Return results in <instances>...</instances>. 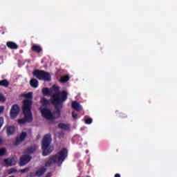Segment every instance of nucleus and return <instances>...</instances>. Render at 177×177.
Here are the masks:
<instances>
[{
  "mask_svg": "<svg viewBox=\"0 0 177 177\" xmlns=\"http://www.w3.org/2000/svg\"><path fill=\"white\" fill-rule=\"evenodd\" d=\"M85 122H86V124H92V118H87V119L85 120Z\"/></svg>",
  "mask_w": 177,
  "mask_h": 177,
  "instance_id": "29",
  "label": "nucleus"
},
{
  "mask_svg": "<svg viewBox=\"0 0 177 177\" xmlns=\"http://www.w3.org/2000/svg\"><path fill=\"white\" fill-rule=\"evenodd\" d=\"M36 176L41 177L46 172V169L45 167H41L40 169L37 170Z\"/></svg>",
  "mask_w": 177,
  "mask_h": 177,
  "instance_id": "13",
  "label": "nucleus"
},
{
  "mask_svg": "<svg viewBox=\"0 0 177 177\" xmlns=\"http://www.w3.org/2000/svg\"><path fill=\"white\" fill-rule=\"evenodd\" d=\"M4 162L6 164V165H7V167H12L13 165H15V163H13V158H6L4 159Z\"/></svg>",
  "mask_w": 177,
  "mask_h": 177,
  "instance_id": "14",
  "label": "nucleus"
},
{
  "mask_svg": "<svg viewBox=\"0 0 177 177\" xmlns=\"http://www.w3.org/2000/svg\"><path fill=\"white\" fill-rule=\"evenodd\" d=\"M51 142L52 139L50 138V135L46 134L41 143V149L43 150L42 155L44 157H46V156H49V154L53 151V147H50Z\"/></svg>",
  "mask_w": 177,
  "mask_h": 177,
  "instance_id": "4",
  "label": "nucleus"
},
{
  "mask_svg": "<svg viewBox=\"0 0 177 177\" xmlns=\"http://www.w3.org/2000/svg\"><path fill=\"white\" fill-rule=\"evenodd\" d=\"M115 177H121V175L120 174H115Z\"/></svg>",
  "mask_w": 177,
  "mask_h": 177,
  "instance_id": "35",
  "label": "nucleus"
},
{
  "mask_svg": "<svg viewBox=\"0 0 177 177\" xmlns=\"http://www.w3.org/2000/svg\"><path fill=\"white\" fill-rule=\"evenodd\" d=\"M17 172V169H15V168H11L8 170V174H15Z\"/></svg>",
  "mask_w": 177,
  "mask_h": 177,
  "instance_id": "25",
  "label": "nucleus"
},
{
  "mask_svg": "<svg viewBox=\"0 0 177 177\" xmlns=\"http://www.w3.org/2000/svg\"><path fill=\"white\" fill-rule=\"evenodd\" d=\"M46 177H52V173L48 172L46 175Z\"/></svg>",
  "mask_w": 177,
  "mask_h": 177,
  "instance_id": "34",
  "label": "nucleus"
},
{
  "mask_svg": "<svg viewBox=\"0 0 177 177\" xmlns=\"http://www.w3.org/2000/svg\"><path fill=\"white\" fill-rule=\"evenodd\" d=\"M72 117L73 118H74L75 120H77L78 118V114L75 113V111L72 112Z\"/></svg>",
  "mask_w": 177,
  "mask_h": 177,
  "instance_id": "28",
  "label": "nucleus"
},
{
  "mask_svg": "<svg viewBox=\"0 0 177 177\" xmlns=\"http://www.w3.org/2000/svg\"><path fill=\"white\" fill-rule=\"evenodd\" d=\"M9 177H15V176H9Z\"/></svg>",
  "mask_w": 177,
  "mask_h": 177,
  "instance_id": "37",
  "label": "nucleus"
},
{
  "mask_svg": "<svg viewBox=\"0 0 177 177\" xmlns=\"http://www.w3.org/2000/svg\"><path fill=\"white\" fill-rule=\"evenodd\" d=\"M42 93L44 96H50V91L48 88H44L42 89Z\"/></svg>",
  "mask_w": 177,
  "mask_h": 177,
  "instance_id": "21",
  "label": "nucleus"
},
{
  "mask_svg": "<svg viewBox=\"0 0 177 177\" xmlns=\"http://www.w3.org/2000/svg\"><path fill=\"white\" fill-rule=\"evenodd\" d=\"M38 80L37 79H31L30 81V85L32 86V88H37L38 87Z\"/></svg>",
  "mask_w": 177,
  "mask_h": 177,
  "instance_id": "17",
  "label": "nucleus"
},
{
  "mask_svg": "<svg viewBox=\"0 0 177 177\" xmlns=\"http://www.w3.org/2000/svg\"><path fill=\"white\" fill-rule=\"evenodd\" d=\"M0 102H2L3 103L4 102H6V97L3 96V94L0 92Z\"/></svg>",
  "mask_w": 177,
  "mask_h": 177,
  "instance_id": "24",
  "label": "nucleus"
},
{
  "mask_svg": "<svg viewBox=\"0 0 177 177\" xmlns=\"http://www.w3.org/2000/svg\"><path fill=\"white\" fill-rule=\"evenodd\" d=\"M33 77L37 78V80L45 81L46 82H49L52 80V77L50 76V73L45 71L36 69L32 72Z\"/></svg>",
  "mask_w": 177,
  "mask_h": 177,
  "instance_id": "5",
  "label": "nucleus"
},
{
  "mask_svg": "<svg viewBox=\"0 0 177 177\" xmlns=\"http://www.w3.org/2000/svg\"><path fill=\"white\" fill-rule=\"evenodd\" d=\"M59 156L57 155L51 156L50 158L45 162L46 167H49L52 164H62L67 156H68V151L66 148H63L59 153Z\"/></svg>",
  "mask_w": 177,
  "mask_h": 177,
  "instance_id": "3",
  "label": "nucleus"
},
{
  "mask_svg": "<svg viewBox=\"0 0 177 177\" xmlns=\"http://www.w3.org/2000/svg\"><path fill=\"white\" fill-rule=\"evenodd\" d=\"M6 132L8 136H12V135H14L15 132H16V128L15 126H8L6 127Z\"/></svg>",
  "mask_w": 177,
  "mask_h": 177,
  "instance_id": "11",
  "label": "nucleus"
},
{
  "mask_svg": "<svg viewBox=\"0 0 177 177\" xmlns=\"http://www.w3.org/2000/svg\"><path fill=\"white\" fill-rule=\"evenodd\" d=\"M3 125V118L0 117V129L2 128Z\"/></svg>",
  "mask_w": 177,
  "mask_h": 177,
  "instance_id": "30",
  "label": "nucleus"
},
{
  "mask_svg": "<svg viewBox=\"0 0 177 177\" xmlns=\"http://www.w3.org/2000/svg\"><path fill=\"white\" fill-rule=\"evenodd\" d=\"M119 117H120V118H127V115L125 113H120Z\"/></svg>",
  "mask_w": 177,
  "mask_h": 177,
  "instance_id": "32",
  "label": "nucleus"
},
{
  "mask_svg": "<svg viewBox=\"0 0 177 177\" xmlns=\"http://www.w3.org/2000/svg\"><path fill=\"white\" fill-rule=\"evenodd\" d=\"M31 156L30 155H23L19 159V167H24L31 161Z\"/></svg>",
  "mask_w": 177,
  "mask_h": 177,
  "instance_id": "8",
  "label": "nucleus"
},
{
  "mask_svg": "<svg viewBox=\"0 0 177 177\" xmlns=\"http://www.w3.org/2000/svg\"><path fill=\"white\" fill-rule=\"evenodd\" d=\"M42 117L46 118V120H49V121H52V120H56V115L55 116L52 114V111H50L48 108H39Z\"/></svg>",
  "mask_w": 177,
  "mask_h": 177,
  "instance_id": "6",
  "label": "nucleus"
},
{
  "mask_svg": "<svg viewBox=\"0 0 177 177\" xmlns=\"http://www.w3.org/2000/svg\"><path fill=\"white\" fill-rule=\"evenodd\" d=\"M35 150H37V148L35 147V146L28 147L24 150V154H26V155L32 154V153H34Z\"/></svg>",
  "mask_w": 177,
  "mask_h": 177,
  "instance_id": "10",
  "label": "nucleus"
},
{
  "mask_svg": "<svg viewBox=\"0 0 177 177\" xmlns=\"http://www.w3.org/2000/svg\"><path fill=\"white\" fill-rule=\"evenodd\" d=\"M4 110H5V106H0V115L2 114V113H3Z\"/></svg>",
  "mask_w": 177,
  "mask_h": 177,
  "instance_id": "31",
  "label": "nucleus"
},
{
  "mask_svg": "<svg viewBox=\"0 0 177 177\" xmlns=\"http://www.w3.org/2000/svg\"><path fill=\"white\" fill-rule=\"evenodd\" d=\"M24 97L26 99H30V100H30V102L32 103V93H28L26 94H24Z\"/></svg>",
  "mask_w": 177,
  "mask_h": 177,
  "instance_id": "22",
  "label": "nucleus"
},
{
  "mask_svg": "<svg viewBox=\"0 0 177 177\" xmlns=\"http://www.w3.org/2000/svg\"><path fill=\"white\" fill-rule=\"evenodd\" d=\"M31 100H25L23 101L22 111L24 118L18 120L19 124H26V122H32V113H31Z\"/></svg>",
  "mask_w": 177,
  "mask_h": 177,
  "instance_id": "2",
  "label": "nucleus"
},
{
  "mask_svg": "<svg viewBox=\"0 0 177 177\" xmlns=\"http://www.w3.org/2000/svg\"><path fill=\"white\" fill-rule=\"evenodd\" d=\"M26 138H27V132L23 131L20 133L19 136L17 137L15 140V145L17 146L20 145L22 142H24L26 140Z\"/></svg>",
  "mask_w": 177,
  "mask_h": 177,
  "instance_id": "9",
  "label": "nucleus"
},
{
  "mask_svg": "<svg viewBox=\"0 0 177 177\" xmlns=\"http://www.w3.org/2000/svg\"><path fill=\"white\" fill-rule=\"evenodd\" d=\"M53 89L55 92H59V91L60 90V87H59L58 86L54 85L53 86Z\"/></svg>",
  "mask_w": 177,
  "mask_h": 177,
  "instance_id": "27",
  "label": "nucleus"
},
{
  "mask_svg": "<svg viewBox=\"0 0 177 177\" xmlns=\"http://www.w3.org/2000/svg\"><path fill=\"white\" fill-rule=\"evenodd\" d=\"M1 142H2V139L0 138V145H1Z\"/></svg>",
  "mask_w": 177,
  "mask_h": 177,
  "instance_id": "36",
  "label": "nucleus"
},
{
  "mask_svg": "<svg viewBox=\"0 0 177 177\" xmlns=\"http://www.w3.org/2000/svg\"><path fill=\"white\" fill-rule=\"evenodd\" d=\"M20 113V106L17 104H14L12 106L10 111V118H16L18 114Z\"/></svg>",
  "mask_w": 177,
  "mask_h": 177,
  "instance_id": "7",
  "label": "nucleus"
},
{
  "mask_svg": "<svg viewBox=\"0 0 177 177\" xmlns=\"http://www.w3.org/2000/svg\"><path fill=\"white\" fill-rule=\"evenodd\" d=\"M58 127L64 131H68L70 129V125L64 123L58 124Z\"/></svg>",
  "mask_w": 177,
  "mask_h": 177,
  "instance_id": "18",
  "label": "nucleus"
},
{
  "mask_svg": "<svg viewBox=\"0 0 177 177\" xmlns=\"http://www.w3.org/2000/svg\"><path fill=\"white\" fill-rule=\"evenodd\" d=\"M0 86H4V88H8V86H9V82L7 80H1Z\"/></svg>",
  "mask_w": 177,
  "mask_h": 177,
  "instance_id": "19",
  "label": "nucleus"
},
{
  "mask_svg": "<svg viewBox=\"0 0 177 177\" xmlns=\"http://www.w3.org/2000/svg\"><path fill=\"white\" fill-rule=\"evenodd\" d=\"M31 49L33 52H37V53H41V52H42V48L38 45H33Z\"/></svg>",
  "mask_w": 177,
  "mask_h": 177,
  "instance_id": "15",
  "label": "nucleus"
},
{
  "mask_svg": "<svg viewBox=\"0 0 177 177\" xmlns=\"http://www.w3.org/2000/svg\"><path fill=\"white\" fill-rule=\"evenodd\" d=\"M72 108H73L74 110H76V111H80V110H81V105L76 101H73L72 102Z\"/></svg>",
  "mask_w": 177,
  "mask_h": 177,
  "instance_id": "16",
  "label": "nucleus"
},
{
  "mask_svg": "<svg viewBox=\"0 0 177 177\" xmlns=\"http://www.w3.org/2000/svg\"><path fill=\"white\" fill-rule=\"evenodd\" d=\"M30 168L29 167H26L22 169L19 170V172H21V174H25V172H28Z\"/></svg>",
  "mask_w": 177,
  "mask_h": 177,
  "instance_id": "26",
  "label": "nucleus"
},
{
  "mask_svg": "<svg viewBox=\"0 0 177 177\" xmlns=\"http://www.w3.org/2000/svg\"><path fill=\"white\" fill-rule=\"evenodd\" d=\"M37 176V173L30 172L29 174V177H35Z\"/></svg>",
  "mask_w": 177,
  "mask_h": 177,
  "instance_id": "33",
  "label": "nucleus"
},
{
  "mask_svg": "<svg viewBox=\"0 0 177 177\" xmlns=\"http://www.w3.org/2000/svg\"><path fill=\"white\" fill-rule=\"evenodd\" d=\"M68 80H70V77L68 76V75H66L61 77L60 82H62L64 84V83L67 82V81H68Z\"/></svg>",
  "mask_w": 177,
  "mask_h": 177,
  "instance_id": "20",
  "label": "nucleus"
},
{
  "mask_svg": "<svg viewBox=\"0 0 177 177\" xmlns=\"http://www.w3.org/2000/svg\"><path fill=\"white\" fill-rule=\"evenodd\" d=\"M68 93L66 91H58L50 95L51 99L50 100H46L45 97L41 99V103L42 107H46L48 104H52L55 107V114L56 118H59L60 114H62V109H63V102L67 100Z\"/></svg>",
  "mask_w": 177,
  "mask_h": 177,
  "instance_id": "1",
  "label": "nucleus"
},
{
  "mask_svg": "<svg viewBox=\"0 0 177 177\" xmlns=\"http://www.w3.org/2000/svg\"><path fill=\"white\" fill-rule=\"evenodd\" d=\"M6 154V149L5 148L0 149V157H2Z\"/></svg>",
  "mask_w": 177,
  "mask_h": 177,
  "instance_id": "23",
  "label": "nucleus"
},
{
  "mask_svg": "<svg viewBox=\"0 0 177 177\" xmlns=\"http://www.w3.org/2000/svg\"><path fill=\"white\" fill-rule=\"evenodd\" d=\"M6 46L10 49H17V48H19V46H17V44L13 41H7Z\"/></svg>",
  "mask_w": 177,
  "mask_h": 177,
  "instance_id": "12",
  "label": "nucleus"
}]
</instances>
